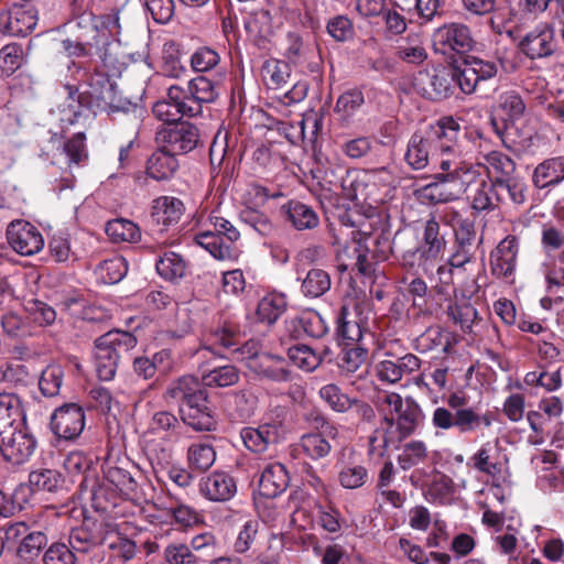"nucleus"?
Returning <instances> with one entry per match:
<instances>
[{"label":"nucleus","mask_w":564,"mask_h":564,"mask_svg":"<svg viewBox=\"0 0 564 564\" xmlns=\"http://www.w3.org/2000/svg\"><path fill=\"white\" fill-rule=\"evenodd\" d=\"M415 22L419 25H426L440 21L445 15L444 0H415L413 6Z\"/></svg>","instance_id":"57"},{"label":"nucleus","mask_w":564,"mask_h":564,"mask_svg":"<svg viewBox=\"0 0 564 564\" xmlns=\"http://www.w3.org/2000/svg\"><path fill=\"white\" fill-rule=\"evenodd\" d=\"M64 479L56 469L41 468L30 473L29 484L31 490L55 492L62 486Z\"/></svg>","instance_id":"51"},{"label":"nucleus","mask_w":564,"mask_h":564,"mask_svg":"<svg viewBox=\"0 0 564 564\" xmlns=\"http://www.w3.org/2000/svg\"><path fill=\"white\" fill-rule=\"evenodd\" d=\"M460 124L452 116H444L409 139L404 161L414 171L427 167L447 170L465 161L459 144Z\"/></svg>","instance_id":"2"},{"label":"nucleus","mask_w":564,"mask_h":564,"mask_svg":"<svg viewBox=\"0 0 564 564\" xmlns=\"http://www.w3.org/2000/svg\"><path fill=\"white\" fill-rule=\"evenodd\" d=\"M458 75V87L465 95L476 93L478 87L492 78L499 72L497 58H484L477 55H465L462 63L456 66Z\"/></svg>","instance_id":"14"},{"label":"nucleus","mask_w":564,"mask_h":564,"mask_svg":"<svg viewBox=\"0 0 564 564\" xmlns=\"http://www.w3.org/2000/svg\"><path fill=\"white\" fill-rule=\"evenodd\" d=\"M178 413L182 422L196 432H213L217 429V421L207 391L191 402L181 404Z\"/></svg>","instance_id":"20"},{"label":"nucleus","mask_w":564,"mask_h":564,"mask_svg":"<svg viewBox=\"0 0 564 564\" xmlns=\"http://www.w3.org/2000/svg\"><path fill=\"white\" fill-rule=\"evenodd\" d=\"M7 239L11 248L21 256H32L44 247L40 230L29 221L14 220L7 228Z\"/></svg>","instance_id":"22"},{"label":"nucleus","mask_w":564,"mask_h":564,"mask_svg":"<svg viewBox=\"0 0 564 564\" xmlns=\"http://www.w3.org/2000/svg\"><path fill=\"white\" fill-rule=\"evenodd\" d=\"M321 399L336 413H348L354 397L343 392L335 383H328L319 389Z\"/></svg>","instance_id":"60"},{"label":"nucleus","mask_w":564,"mask_h":564,"mask_svg":"<svg viewBox=\"0 0 564 564\" xmlns=\"http://www.w3.org/2000/svg\"><path fill=\"white\" fill-rule=\"evenodd\" d=\"M291 65L282 59H267L261 67V76L270 89H280L284 87L291 77Z\"/></svg>","instance_id":"41"},{"label":"nucleus","mask_w":564,"mask_h":564,"mask_svg":"<svg viewBox=\"0 0 564 564\" xmlns=\"http://www.w3.org/2000/svg\"><path fill=\"white\" fill-rule=\"evenodd\" d=\"M288 300L281 292H269L261 297L257 304L256 321L260 324L271 326L285 313Z\"/></svg>","instance_id":"32"},{"label":"nucleus","mask_w":564,"mask_h":564,"mask_svg":"<svg viewBox=\"0 0 564 564\" xmlns=\"http://www.w3.org/2000/svg\"><path fill=\"white\" fill-rule=\"evenodd\" d=\"M239 370L234 365L215 367L202 373V382L208 388H227L239 381Z\"/></svg>","instance_id":"49"},{"label":"nucleus","mask_w":564,"mask_h":564,"mask_svg":"<svg viewBox=\"0 0 564 564\" xmlns=\"http://www.w3.org/2000/svg\"><path fill=\"white\" fill-rule=\"evenodd\" d=\"M496 184V197L499 199L500 205H511L513 207H521L528 200L529 187L527 183L517 176L499 180Z\"/></svg>","instance_id":"33"},{"label":"nucleus","mask_w":564,"mask_h":564,"mask_svg":"<svg viewBox=\"0 0 564 564\" xmlns=\"http://www.w3.org/2000/svg\"><path fill=\"white\" fill-rule=\"evenodd\" d=\"M332 438L325 433L310 432L300 437L299 448L301 452L313 460L326 458L332 452Z\"/></svg>","instance_id":"39"},{"label":"nucleus","mask_w":564,"mask_h":564,"mask_svg":"<svg viewBox=\"0 0 564 564\" xmlns=\"http://www.w3.org/2000/svg\"><path fill=\"white\" fill-rule=\"evenodd\" d=\"M444 401L446 406H436L432 413V425L437 432L454 429L460 434H469L492 425V413H481L478 409L468 406L469 397L465 391H452Z\"/></svg>","instance_id":"6"},{"label":"nucleus","mask_w":564,"mask_h":564,"mask_svg":"<svg viewBox=\"0 0 564 564\" xmlns=\"http://www.w3.org/2000/svg\"><path fill=\"white\" fill-rule=\"evenodd\" d=\"M137 345L138 338L121 329H112L97 337L94 341V366L99 380H112L122 358Z\"/></svg>","instance_id":"7"},{"label":"nucleus","mask_w":564,"mask_h":564,"mask_svg":"<svg viewBox=\"0 0 564 564\" xmlns=\"http://www.w3.org/2000/svg\"><path fill=\"white\" fill-rule=\"evenodd\" d=\"M436 171L429 184L414 189L419 203L435 206L457 200L480 176L479 170L467 161Z\"/></svg>","instance_id":"4"},{"label":"nucleus","mask_w":564,"mask_h":564,"mask_svg":"<svg viewBox=\"0 0 564 564\" xmlns=\"http://www.w3.org/2000/svg\"><path fill=\"white\" fill-rule=\"evenodd\" d=\"M186 90L196 117L202 116L204 105L215 102L219 95L216 84L206 76L191 79Z\"/></svg>","instance_id":"31"},{"label":"nucleus","mask_w":564,"mask_h":564,"mask_svg":"<svg viewBox=\"0 0 564 564\" xmlns=\"http://www.w3.org/2000/svg\"><path fill=\"white\" fill-rule=\"evenodd\" d=\"M365 104L364 93L358 88H351L344 91L336 100L334 112L343 127H348L354 122L357 112Z\"/></svg>","instance_id":"36"},{"label":"nucleus","mask_w":564,"mask_h":564,"mask_svg":"<svg viewBox=\"0 0 564 564\" xmlns=\"http://www.w3.org/2000/svg\"><path fill=\"white\" fill-rule=\"evenodd\" d=\"M216 460V452L212 444L193 443L187 449L188 466L199 473L209 469Z\"/></svg>","instance_id":"54"},{"label":"nucleus","mask_w":564,"mask_h":564,"mask_svg":"<svg viewBox=\"0 0 564 564\" xmlns=\"http://www.w3.org/2000/svg\"><path fill=\"white\" fill-rule=\"evenodd\" d=\"M453 480L447 475L433 470V478L425 490V497L433 503H443L452 494Z\"/></svg>","instance_id":"62"},{"label":"nucleus","mask_w":564,"mask_h":564,"mask_svg":"<svg viewBox=\"0 0 564 564\" xmlns=\"http://www.w3.org/2000/svg\"><path fill=\"white\" fill-rule=\"evenodd\" d=\"M70 20L75 22L78 33H86L89 36L108 37L119 41L121 33L119 11L112 10L109 13L96 15L89 1H78V6L68 3Z\"/></svg>","instance_id":"11"},{"label":"nucleus","mask_w":564,"mask_h":564,"mask_svg":"<svg viewBox=\"0 0 564 564\" xmlns=\"http://www.w3.org/2000/svg\"><path fill=\"white\" fill-rule=\"evenodd\" d=\"M86 413L78 403H64L56 408L50 417V430L57 443H70L79 438L85 430Z\"/></svg>","instance_id":"15"},{"label":"nucleus","mask_w":564,"mask_h":564,"mask_svg":"<svg viewBox=\"0 0 564 564\" xmlns=\"http://www.w3.org/2000/svg\"><path fill=\"white\" fill-rule=\"evenodd\" d=\"M453 335L440 326L429 327L417 339V346L424 351L441 349L449 352L453 346Z\"/></svg>","instance_id":"46"},{"label":"nucleus","mask_w":564,"mask_h":564,"mask_svg":"<svg viewBox=\"0 0 564 564\" xmlns=\"http://www.w3.org/2000/svg\"><path fill=\"white\" fill-rule=\"evenodd\" d=\"M381 424L394 436L397 445L412 436L424 422L421 405L412 398L384 391L375 400Z\"/></svg>","instance_id":"5"},{"label":"nucleus","mask_w":564,"mask_h":564,"mask_svg":"<svg viewBox=\"0 0 564 564\" xmlns=\"http://www.w3.org/2000/svg\"><path fill=\"white\" fill-rule=\"evenodd\" d=\"M289 359L300 369L311 372L322 362V357L310 346L296 344L288 349Z\"/></svg>","instance_id":"59"},{"label":"nucleus","mask_w":564,"mask_h":564,"mask_svg":"<svg viewBox=\"0 0 564 564\" xmlns=\"http://www.w3.org/2000/svg\"><path fill=\"white\" fill-rule=\"evenodd\" d=\"M519 50L532 61L554 56L557 51V41L553 24L545 21L538 23L521 39Z\"/></svg>","instance_id":"16"},{"label":"nucleus","mask_w":564,"mask_h":564,"mask_svg":"<svg viewBox=\"0 0 564 564\" xmlns=\"http://www.w3.org/2000/svg\"><path fill=\"white\" fill-rule=\"evenodd\" d=\"M207 220L213 228L198 231L194 236L195 243L217 260L236 259L238 257L236 243L240 239L239 230L216 212H212Z\"/></svg>","instance_id":"9"},{"label":"nucleus","mask_w":564,"mask_h":564,"mask_svg":"<svg viewBox=\"0 0 564 564\" xmlns=\"http://www.w3.org/2000/svg\"><path fill=\"white\" fill-rule=\"evenodd\" d=\"M156 140L165 150L178 156L195 150L200 144V134L195 124L182 121L161 129Z\"/></svg>","instance_id":"18"},{"label":"nucleus","mask_w":564,"mask_h":564,"mask_svg":"<svg viewBox=\"0 0 564 564\" xmlns=\"http://www.w3.org/2000/svg\"><path fill=\"white\" fill-rule=\"evenodd\" d=\"M373 304L369 299H355L340 304L335 315V333L347 346L338 357L339 368L347 372H356L368 359L367 339L373 340L370 329Z\"/></svg>","instance_id":"3"},{"label":"nucleus","mask_w":564,"mask_h":564,"mask_svg":"<svg viewBox=\"0 0 564 564\" xmlns=\"http://www.w3.org/2000/svg\"><path fill=\"white\" fill-rule=\"evenodd\" d=\"M257 372L269 380L275 382H286L291 380V370L283 357L278 355H264L257 359Z\"/></svg>","instance_id":"40"},{"label":"nucleus","mask_w":564,"mask_h":564,"mask_svg":"<svg viewBox=\"0 0 564 564\" xmlns=\"http://www.w3.org/2000/svg\"><path fill=\"white\" fill-rule=\"evenodd\" d=\"M280 216L284 223L299 231L311 230L319 225L316 210L299 199H289L282 204Z\"/></svg>","instance_id":"24"},{"label":"nucleus","mask_w":564,"mask_h":564,"mask_svg":"<svg viewBox=\"0 0 564 564\" xmlns=\"http://www.w3.org/2000/svg\"><path fill=\"white\" fill-rule=\"evenodd\" d=\"M239 341L240 332L238 326L225 322L210 330L207 343L197 350V354L209 351L219 358H225L224 350L238 346Z\"/></svg>","instance_id":"25"},{"label":"nucleus","mask_w":564,"mask_h":564,"mask_svg":"<svg viewBox=\"0 0 564 564\" xmlns=\"http://www.w3.org/2000/svg\"><path fill=\"white\" fill-rule=\"evenodd\" d=\"M185 212L184 203L174 196H160L152 203L151 218L164 230L176 225Z\"/></svg>","instance_id":"29"},{"label":"nucleus","mask_w":564,"mask_h":564,"mask_svg":"<svg viewBox=\"0 0 564 564\" xmlns=\"http://www.w3.org/2000/svg\"><path fill=\"white\" fill-rule=\"evenodd\" d=\"M290 485V476L285 466L281 463L268 464L259 479V494L268 499H274L286 490Z\"/></svg>","instance_id":"28"},{"label":"nucleus","mask_w":564,"mask_h":564,"mask_svg":"<svg viewBox=\"0 0 564 564\" xmlns=\"http://www.w3.org/2000/svg\"><path fill=\"white\" fill-rule=\"evenodd\" d=\"M104 475L107 485L113 486L112 488L118 492L129 496L137 491L138 482L124 467L107 465L104 469Z\"/></svg>","instance_id":"48"},{"label":"nucleus","mask_w":564,"mask_h":564,"mask_svg":"<svg viewBox=\"0 0 564 564\" xmlns=\"http://www.w3.org/2000/svg\"><path fill=\"white\" fill-rule=\"evenodd\" d=\"M113 39L89 36L86 33H78L75 40L62 41L64 51L70 57L98 56L100 65H85L73 62V76L87 87L80 90L78 86L67 85V105L61 110V122L63 126H73L88 119L91 115L106 111L118 112L129 111L132 104L119 96L117 84L112 80L121 74L126 64L117 54L111 52Z\"/></svg>","instance_id":"1"},{"label":"nucleus","mask_w":564,"mask_h":564,"mask_svg":"<svg viewBox=\"0 0 564 564\" xmlns=\"http://www.w3.org/2000/svg\"><path fill=\"white\" fill-rule=\"evenodd\" d=\"M454 218L457 219L454 227V242L448 262L452 267L464 268L476 259V251L482 245V236L478 235L476 223L469 217H462L458 212H454Z\"/></svg>","instance_id":"12"},{"label":"nucleus","mask_w":564,"mask_h":564,"mask_svg":"<svg viewBox=\"0 0 564 564\" xmlns=\"http://www.w3.org/2000/svg\"><path fill=\"white\" fill-rule=\"evenodd\" d=\"M435 51L447 53L448 51L459 54L469 52L475 41L468 25L460 22H451L435 29L432 35Z\"/></svg>","instance_id":"19"},{"label":"nucleus","mask_w":564,"mask_h":564,"mask_svg":"<svg viewBox=\"0 0 564 564\" xmlns=\"http://www.w3.org/2000/svg\"><path fill=\"white\" fill-rule=\"evenodd\" d=\"M429 458L427 445L424 441L412 440L402 446L398 455V464L401 469L409 470L420 464H424Z\"/></svg>","instance_id":"47"},{"label":"nucleus","mask_w":564,"mask_h":564,"mask_svg":"<svg viewBox=\"0 0 564 564\" xmlns=\"http://www.w3.org/2000/svg\"><path fill=\"white\" fill-rule=\"evenodd\" d=\"M32 498L31 487L24 482L11 491L0 489V517L11 518L26 508Z\"/></svg>","instance_id":"34"},{"label":"nucleus","mask_w":564,"mask_h":564,"mask_svg":"<svg viewBox=\"0 0 564 564\" xmlns=\"http://www.w3.org/2000/svg\"><path fill=\"white\" fill-rule=\"evenodd\" d=\"M96 272L105 284H116L127 274L128 263L123 257L115 256L100 262Z\"/></svg>","instance_id":"58"},{"label":"nucleus","mask_w":564,"mask_h":564,"mask_svg":"<svg viewBox=\"0 0 564 564\" xmlns=\"http://www.w3.org/2000/svg\"><path fill=\"white\" fill-rule=\"evenodd\" d=\"M475 184H478L473 197L471 208L477 213H490L499 208L500 202L496 197V184L490 180L478 178Z\"/></svg>","instance_id":"42"},{"label":"nucleus","mask_w":564,"mask_h":564,"mask_svg":"<svg viewBox=\"0 0 564 564\" xmlns=\"http://www.w3.org/2000/svg\"><path fill=\"white\" fill-rule=\"evenodd\" d=\"M564 181V156H554L539 163L532 174V183L539 189L554 187Z\"/></svg>","instance_id":"30"},{"label":"nucleus","mask_w":564,"mask_h":564,"mask_svg":"<svg viewBox=\"0 0 564 564\" xmlns=\"http://www.w3.org/2000/svg\"><path fill=\"white\" fill-rule=\"evenodd\" d=\"M36 12L23 7L0 12V32L11 36L24 37L36 26Z\"/></svg>","instance_id":"23"},{"label":"nucleus","mask_w":564,"mask_h":564,"mask_svg":"<svg viewBox=\"0 0 564 564\" xmlns=\"http://www.w3.org/2000/svg\"><path fill=\"white\" fill-rule=\"evenodd\" d=\"M47 542L46 533L31 530L24 540L20 541L17 550L18 555L26 560L37 557L44 547L47 546Z\"/></svg>","instance_id":"64"},{"label":"nucleus","mask_w":564,"mask_h":564,"mask_svg":"<svg viewBox=\"0 0 564 564\" xmlns=\"http://www.w3.org/2000/svg\"><path fill=\"white\" fill-rule=\"evenodd\" d=\"M332 280L327 271L311 269L302 281L301 291L305 297L317 299L329 291Z\"/></svg>","instance_id":"45"},{"label":"nucleus","mask_w":564,"mask_h":564,"mask_svg":"<svg viewBox=\"0 0 564 564\" xmlns=\"http://www.w3.org/2000/svg\"><path fill=\"white\" fill-rule=\"evenodd\" d=\"M162 72L171 78H180L186 73V67L181 62L180 45L173 41H165L162 48Z\"/></svg>","instance_id":"50"},{"label":"nucleus","mask_w":564,"mask_h":564,"mask_svg":"<svg viewBox=\"0 0 564 564\" xmlns=\"http://www.w3.org/2000/svg\"><path fill=\"white\" fill-rule=\"evenodd\" d=\"M109 529L110 523L106 519L85 516L82 524L69 531L68 542L85 564H102L107 555L105 542Z\"/></svg>","instance_id":"8"},{"label":"nucleus","mask_w":564,"mask_h":564,"mask_svg":"<svg viewBox=\"0 0 564 564\" xmlns=\"http://www.w3.org/2000/svg\"><path fill=\"white\" fill-rule=\"evenodd\" d=\"M36 447L37 441L26 421L0 433V453L12 465L29 462Z\"/></svg>","instance_id":"13"},{"label":"nucleus","mask_w":564,"mask_h":564,"mask_svg":"<svg viewBox=\"0 0 564 564\" xmlns=\"http://www.w3.org/2000/svg\"><path fill=\"white\" fill-rule=\"evenodd\" d=\"M446 314L451 321L460 326L464 333L470 332L473 324L478 318V312L467 301L449 302L446 306Z\"/></svg>","instance_id":"53"},{"label":"nucleus","mask_w":564,"mask_h":564,"mask_svg":"<svg viewBox=\"0 0 564 564\" xmlns=\"http://www.w3.org/2000/svg\"><path fill=\"white\" fill-rule=\"evenodd\" d=\"M64 380V369L59 365H48L42 370L39 388L44 397L53 398L59 393Z\"/></svg>","instance_id":"61"},{"label":"nucleus","mask_w":564,"mask_h":564,"mask_svg":"<svg viewBox=\"0 0 564 564\" xmlns=\"http://www.w3.org/2000/svg\"><path fill=\"white\" fill-rule=\"evenodd\" d=\"M106 234L116 243L137 242L141 238L139 227L133 221L123 218L108 221Z\"/></svg>","instance_id":"55"},{"label":"nucleus","mask_w":564,"mask_h":564,"mask_svg":"<svg viewBox=\"0 0 564 564\" xmlns=\"http://www.w3.org/2000/svg\"><path fill=\"white\" fill-rule=\"evenodd\" d=\"M155 268L161 278L175 281L185 275L186 262L178 253L167 251L159 258Z\"/></svg>","instance_id":"52"},{"label":"nucleus","mask_w":564,"mask_h":564,"mask_svg":"<svg viewBox=\"0 0 564 564\" xmlns=\"http://www.w3.org/2000/svg\"><path fill=\"white\" fill-rule=\"evenodd\" d=\"M91 508L104 517H117L120 501V492L107 484H100L91 491Z\"/></svg>","instance_id":"37"},{"label":"nucleus","mask_w":564,"mask_h":564,"mask_svg":"<svg viewBox=\"0 0 564 564\" xmlns=\"http://www.w3.org/2000/svg\"><path fill=\"white\" fill-rule=\"evenodd\" d=\"M484 159L488 180L496 182V180L517 176V164L508 154L501 151H490Z\"/></svg>","instance_id":"38"},{"label":"nucleus","mask_w":564,"mask_h":564,"mask_svg":"<svg viewBox=\"0 0 564 564\" xmlns=\"http://www.w3.org/2000/svg\"><path fill=\"white\" fill-rule=\"evenodd\" d=\"M247 34L257 42L268 40L273 34L272 15L269 10L251 12L245 21Z\"/></svg>","instance_id":"44"},{"label":"nucleus","mask_w":564,"mask_h":564,"mask_svg":"<svg viewBox=\"0 0 564 564\" xmlns=\"http://www.w3.org/2000/svg\"><path fill=\"white\" fill-rule=\"evenodd\" d=\"M180 169L175 154L161 144L147 160L145 174L158 182L172 180Z\"/></svg>","instance_id":"26"},{"label":"nucleus","mask_w":564,"mask_h":564,"mask_svg":"<svg viewBox=\"0 0 564 564\" xmlns=\"http://www.w3.org/2000/svg\"><path fill=\"white\" fill-rule=\"evenodd\" d=\"M446 232H442L441 224L436 217L431 216L423 224L421 242L402 252L401 265L408 270H425L446 250Z\"/></svg>","instance_id":"10"},{"label":"nucleus","mask_w":564,"mask_h":564,"mask_svg":"<svg viewBox=\"0 0 564 564\" xmlns=\"http://www.w3.org/2000/svg\"><path fill=\"white\" fill-rule=\"evenodd\" d=\"M202 494L212 501H228L237 492L235 478L226 471H214L200 482Z\"/></svg>","instance_id":"27"},{"label":"nucleus","mask_w":564,"mask_h":564,"mask_svg":"<svg viewBox=\"0 0 564 564\" xmlns=\"http://www.w3.org/2000/svg\"><path fill=\"white\" fill-rule=\"evenodd\" d=\"M457 73L456 66L453 68L441 67L433 72H420L416 77V86L424 98L440 101L453 95L455 84L458 86Z\"/></svg>","instance_id":"17"},{"label":"nucleus","mask_w":564,"mask_h":564,"mask_svg":"<svg viewBox=\"0 0 564 564\" xmlns=\"http://www.w3.org/2000/svg\"><path fill=\"white\" fill-rule=\"evenodd\" d=\"M165 564H204L206 558L203 555L193 553V550L186 543H170L163 552Z\"/></svg>","instance_id":"56"},{"label":"nucleus","mask_w":564,"mask_h":564,"mask_svg":"<svg viewBox=\"0 0 564 564\" xmlns=\"http://www.w3.org/2000/svg\"><path fill=\"white\" fill-rule=\"evenodd\" d=\"M520 249L519 238L513 235L505 237L490 252V271L497 279L513 280Z\"/></svg>","instance_id":"21"},{"label":"nucleus","mask_w":564,"mask_h":564,"mask_svg":"<svg viewBox=\"0 0 564 564\" xmlns=\"http://www.w3.org/2000/svg\"><path fill=\"white\" fill-rule=\"evenodd\" d=\"M42 564H85L80 555L67 541H55L43 551Z\"/></svg>","instance_id":"43"},{"label":"nucleus","mask_w":564,"mask_h":564,"mask_svg":"<svg viewBox=\"0 0 564 564\" xmlns=\"http://www.w3.org/2000/svg\"><path fill=\"white\" fill-rule=\"evenodd\" d=\"M23 50L17 43L4 45L0 50V78L14 74L22 65Z\"/></svg>","instance_id":"63"},{"label":"nucleus","mask_w":564,"mask_h":564,"mask_svg":"<svg viewBox=\"0 0 564 564\" xmlns=\"http://www.w3.org/2000/svg\"><path fill=\"white\" fill-rule=\"evenodd\" d=\"M206 392L193 376H182L173 380L165 390L164 398L178 404L191 402Z\"/></svg>","instance_id":"35"}]
</instances>
